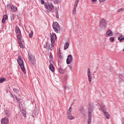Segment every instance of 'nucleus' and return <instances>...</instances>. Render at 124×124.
Masks as SVG:
<instances>
[{"label":"nucleus","instance_id":"obj_1","mask_svg":"<svg viewBox=\"0 0 124 124\" xmlns=\"http://www.w3.org/2000/svg\"><path fill=\"white\" fill-rule=\"evenodd\" d=\"M18 64H19L23 73L26 74V70L25 69V66H24V62H23L22 57L19 56L17 59Z\"/></svg>","mask_w":124,"mask_h":124},{"label":"nucleus","instance_id":"obj_2","mask_svg":"<svg viewBox=\"0 0 124 124\" xmlns=\"http://www.w3.org/2000/svg\"><path fill=\"white\" fill-rule=\"evenodd\" d=\"M93 107L92 106V105H89L88 108V124H91L92 123V117L93 110Z\"/></svg>","mask_w":124,"mask_h":124},{"label":"nucleus","instance_id":"obj_3","mask_svg":"<svg viewBox=\"0 0 124 124\" xmlns=\"http://www.w3.org/2000/svg\"><path fill=\"white\" fill-rule=\"evenodd\" d=\"M107 20L105 19L102 18L100 20V29L101 30H105L107 27Z\"/></svg>","mask_w":124,"mask_h":124},{"label":"nucleus","instance_id":"obj_4","mask_svg":"<svg viewBox=\"0 0 124 124\" xmlns=\"http://www.w3.org/2000/svg\"><path fill=\"white\" fill-rule=\"evenodd\" d=\"M53 29L55 32H59L61 31V27L58 22H53L52 24Z\"/></svg>","mask_w":124,"mask_h":124},{"label":"nucleus","instance_id":"obj_5","mask_svg":"<svg viewBox=\"0 0 124 124\" xmlns=\"http://www.w3.org/2000/svg\"><path fill=\"white\" fill-rule=\"evenodd\" d=\"M78 3H79V0H76L74 4V7L72 10V14L73 15H76L77 12V6H78Z\"/></svg>","mask_w":124,"mask_h":124},{"label":"nucleus","instance_id":"obj_6","mask_svg":"<svg viewBox=\"0 0 124 124\" xmlns=\"http://www.w3.org/2000/svg\"><path fill=\"white\" fill-rule=\"evenodd\" d=\"M54 58H53V55H50L49 56V61H50V64L49 66V68L50 69V70L52 72H54L55 71V67H54V66L53 65V60Z\"/></svg>","mask_w":124,"mask_h":124},{"label":"nucleus","instance_id":"obj_7","mask_svg":"<svg viewBox=\"0 0 124 124\" xmlns=\"http://www.w3.org/2000/svg\"><path fill=\"white\" fill-rule=\"evenodd\" d=\"M50 38L51 46L52 47H54V46H55V41L57 39V36L56 35V34L52 33L51 34Z\"/></svg>","mask_w":124,"mask_h":124},{"label":"nucleus","instance_id":"obj_8","mask_svg":"<svg viewBox=\"0 0 124 124\" xmlns=\"http://www.w3.org/2000/svg\"><path fill=\"white\" fill-rule=\"evenodd\" d=\"M16 32L17 34V39L22 38V33H21V30H20V28H19V27H16Z\"/></svg>","mask_w":124,"mask_h":124},{"label":"nucleus","instance_id":"obj_9","mask_svg":"<svg viewBox=\"0 0 124 124\" xmlns=\"http://www.w3.org/2000/svg\"><path fill=\"white\" fill-rule=\"evenodd\" d=\"M28 60L29 62H31L33 65L35 63V57H34V56L32 54L29 55Z\"/></svg>","mask_w":124,"mask_h":124},{"label":"nucleus","instance_id":"obj_10","mask_svg":"<svg viewBox=\"0 0 124 124\" xmlns=\"http://www.w3.org/2000/svg\"><path fill=\"white\" fill-rule=\"evenodd\" d=\"M7 7L8 9H11L13 12H16L17 11V8L14 6L12 4L9 3L7 5Z\"/></svg>","mask_w":124,"mask_h":124},{"label":"nucleus","instance_id":"obj_11","mask_svg":"<svg viewBox=\"0 0 124 124\" xmlns=\"http://www.w3.org/2000/svg\"><path fill=\"white\" fill-rule=\"evenodd\" d=\"M45 8L47 9L48 11H51L54 8V6H53V4L51 3H49L47 5V3H46V5L45 6Z\"/></svg>","mask_w":124,"mask_h":124},{"label":"nucleus","instance_id":"obj_12","mask_svg":"<svg viewBox=\"0 0 124 124\" xmlns=\"http://www.w3.org/2000/svg\"><path fill=\"white\" fill-rule=\"evenodd\" d=\"M72 61H73V57H72V55L71 54H70L68 56L66 59L67 64H70V63L72 62Z\"/></svg>","mask_w":124,"mask_h":124},{"label":"nucleus","instance_id":"obj_13","mask_svg":"<svg viewBox=\"0 0 124 124\" xmlns=\"http://www.w3.org/2000/svg\"><path fill=\"white\" fill-rule=\"evenodd\" d=\"M87 76L88 77L89 82H92V74H91V69H90V68H88Z\"/></svg>","mask_w":124,"mask_h":124},{"label":"nucleus","instance_id":"obj_14","mask_svg":"<svg viewBox=\"0 0 124 124\" xmlns=\"http://www.w3.org/2000/svg\"><path fill=\"white\" fill-rule=\"evenodd\" d=\"M106 35L107 37H109L110 36H113V35H114V33H113L112 31L108 30L106 33Z\"/></svg>","mask_w":124,"mask_h":124},{"label":"nucleus","instance_id":"obj_15","mask_svg":"<svg viewBox=\"0 0 124 124\" xmlns=\"http://www.w3.org/2000/svg\"><path fill=\"white\" fill-rule=\"evenodd\" d=\"M1 124H8V119L7 118L5 117L1 119Z\"/></svg>","mask_w":124,"mask_h":124},{"label":"nucleus","instance_id":"obj_16","mask_svg":"<svg viewBox=\"0 0 124 124\" xmlns=\"http://www.w3.org/2000/svg\"><path fill=\"white\" fill-rule=\"evenodd\" d=\"M17 39L19 47H20V48H24V45L22 43V38Z\"/></svg>","mask_w":124,"mask_h":124},{"label":"nucleus","instance_id":"obj_17","mask_svg":"<svg viewBox=\"0 0 124 124\" xmlns=\"http://www.w3.org/2000/svg\"><path fill=\"white\" fill-rule=\"evenodd\" d=\"M62 54L61 52V49L59 50L57 52V56L59 57L60 60H62Z\"/></svg>","mask_w":124,"mask_h":124},{"label":"nucleus","instance_id":"obj_18","mask_svg":"<svg viewBox=\"0 0 124 124\" xmlns=\"http://www.w3.org/2000/svg\"><path fill=\"white\" fill-rule=\"evenodd\" d=\"M79 113L82 114V115H83V116H85V114H86V110L85 109H84L83 108H81L79 109Z\"/></svg>","mask_w":124,"mask_h":124},{"label":"nucleus","instance_id":"obj_19","mask_svg":"<svg viewBox=\"0 0 124 124\" xmlns=\"http://www.w3.org/2000/svg\"><path fill=\"white\" fill-rule=\"evenodd\" d=\"M103 112L104 114H105V116L106 118V119H110V116L109 115V113L108 112H106L105 110H103Z\"/></svg>","mask_w":124,"mask_h":124},{"label":"nucleus","instance_id":"obj_20","mask_svg":"<svg viewBox=\"0 0 124 124\" xmlns=\"http://www.w3.org/2000/svg\"><path fill=\"white\" fill-rule=\"evenodd\" d=\"M8 18V16H7V15H4L2 19V23L4 24V23H5V20H7Z\"/></svg>","mask_w":124,"mask_h":124},{"label":"nucleus","instance_id":"obj_21","mask_svg":"<svg viewBox=\"0 0 124 124\" xmlns=\"http://www.w3.org/2000/svg\"><path fill=\"white\" fill-rule=\"evenodd\" d=\"M67 115H72V108L70 107L67 112Z\"/></svg>","mask_w":124,"mask_h":124},{"label":"nucleus","instance_id":"obj_22","mask_svg":"<svg viewBox=\"0 0 124 124\" xmlns=\"http://www.w3.org/2000/svg\"><path fill=\"white\" fill-rule=\"evenodd\" d=\"M68 47H69V43H65V45H64V49L66 50V49H68Z\"/></svg>","mask_w":124,"mask_h":124},{"label":"nucleus","instance_id":"obj_23","mask_svg":"<svg viewBox=\"0 0 124 124\" xmlns=\"http://www.w3.org/2000/svg\"><path fill=\"white\" fill-rule=\"evenodd\" d=\"M75 118L72 116V114H68V119L69 120H74Z\"/></svg>","mask_w":124,"mask_h":124},{"label":"nucleus","instance_id":"obj_24","mask_svg":"<svg viewBox=\"0 0 124 124\" xmlns=\"http://www.w3.org/2000/svg\"><path fill=\"white\" fill-rule=\"evenodd\" d=\"M118 40H119L120 42H122L123 40H124V37L122 35L118 38Z\"/></svg>","mask_w":124,"mask_h":124},{"label":"nucleus","instance_id":"obj_25","mask_svg":"<svg viewBox=\"0 0 124 124\" xmlns=\"http://www.w3.org/2000/svg\"><path fill=\"white\" fill-rule=\"evenodd\" d=\"M21 111L22 114L23 115L24 117H26V110H25L24 108L23 109L20 110Z\"/></svg>","mask_w":124,"mask_h":124},{"label":"nucleus","instance_id":"obj_26","mask_svg":"<svg viewBox=\"0 0 124 124\" xmlns=\"http://www.w3.org/2000/svg\"><path fill=\"white\" fill-rule=\"evenodd\" d=\"M4 81H6V78H0V83H3Z\"/></svg>","mask_w":124,"mask_h":124},{"label":"nucleus","instance_id":"obj_27","mask_svg":"<svg viewBox=\"0 0 124 124\" xmlns=\"http://www.w3.org/2000/svg\"><path fill=\"white\" fill-rule=\"evenodd\" d=\"M109 41H110V42H114V41H115V38L114 37H110Z\"/></svg>","mask_w":124,"mask_h":124},{"label":"nucleus","instance_id":"obj_28","mask_svg":"<svg viewBox=\"0 0 124 124\" xmlns=\"http://www.w3.org/2000/svg\"><path fill=\"white\" fill-rule=\"evenodd\" d=\"M32 35H33V32H32V31H31V32L29 33V37L30 38H31V37H32Z\"/></svg>","mask_w":124,"mask_h":124},{"label":"nucleus","instance_id":"obj_29","mask_svg":"<svg viewBox=\"0 0 124 124\" xmlns=\"http://www.w3.org/2000/svg\"><path fill=\"white\" fill-rule=\"evenodd\" d=\"M122 11H124V8H121L120 9H119L118 10H117L118 13L122 12Z\"/></svg>","mask_w":124,"mask_h":124},{"label":"nucleus","instance_id":"obj_30","mask_svg":"<svg viewBox=\"0 0 124 124\" xmlns=\"http://www.w3.org/2000/svg\"><path fill=\"white\" fill-rule=\"evenodd\" d=\"M10 115H11V114L9 112V111H7L6 112V116L7 117H10Z\"/></svg>","mask_w":124,"mask_h":124},{"label":"nucleus","instance_id":"obj_31","mask_svg":"<svg viewBox=\"0 0 124 124\" xmlns=\"http://www.w3.org/2000/svg\"><path fill=\"white\" fill-rule=\"evenodd\" d=\"M41 4L44 5L46 4V3H45V0H40Z\"/></svg>","mask_w":124,"mask_h":124},{"label":"nucleus","instance_id":"obj_32","mask_svg":"<svg viewBox=\"0 0 124 124\" xmlns=\"http://www.w3.org/2000/svg\"><path fill=\"white\" fill-rule=\"evenodd\" d=\"M13 91H14V92H15V93H19V90H18L16 88L14 89Z\"/></svg>","mask_w":124,"mask_h":124},{"label":"nucleus","instance_id":"obj_33","mask_svg":"<svg viewBox=\"0 0 124 124\" xmlns=\"http://www.w3.org/2000/svg\"><path fill=\"white\" fill-rule=\"evenodd\" d=\"M59 71L61 74H62V69L61 67L59 68Z\"/></svg>","mask_w":124,"mask_h":124},{"label":"nucleus","instance_id":"obj_34","mask_svg":"<svg viewBox=\"0 0 124 124\" xmlns=\"http://www.w3.org/2000/svg\"><path fill=\"white\" fill-rule=\"evenodd\" d=\"M67 80V75H65L64 76V81H66Z\"/></svg>","mask_w":124,"mask_h":124},{"label":"nucleus","instance_id":"obj_35","mask_svg":"<svg viewBox=\"0 0 124 124\" xmlns=\"http://www.w3.org/2000/svg\"><path fill=\"white\" fill-rule=\"evenodd\" d=\"M55 14L56 18L57 19H59V13H58V12H56Z\"/></svg>","mask_w":124,"mask_h":124},{"label":"nucleus","instance_id":"obj_36","mask_svg":"<svg viewBox=\"0 0 124 124\" xmlns=\"http://www.w3.org/2000/svg\"><path fill=\"white\" fill-rule=\"evenodd\" d=\"M105 1H106V0H99L100 2H104Z\"/></svg>","mask_w":124,"mask_h":124},{"label":"nucleus","instance_id":"obj_37","mask_svg":"<svg viewBox=\"0 0 124 124\" xmlns=\"http://www.w3.org/2000/svg\"><path fill=\"white\" fill-rule=\"evenodd\" d=\"M48 45V44H46L45 46H44V48H47L48 47V46H47Z\"/></svg>","mask_w":124,"mask_h":124},{"label":"nucleus","instance_id":"obj_38","mask_svg":"<svg viewBox=\"0 0 124 124\" xmlns=\"http://www.w3.org/2000/svg\"><path fill=\"white\" fill-rule=\"evenodd\" d=\"M16 99L17 102H19V101H20V99H17V97H16Z\"/></svg>","mask_w":124,"mask_h":124},{"label":"nucleus","instance_id":"obj_39","mask_svg":"<svg viewBox=\"0 0 124 124\" xmlns=\"http://www.w3.org/2000/svg\"><path fill=\"white\" fill-rule=\"evenodd\" d=\"M93 2H95V1H96L97 0H91Z\"/></svg>","mask_w":124,"mask_h":124},{"label":"nucleus","instance_id":"obj_40","mask_svg":"<svg viewBox=\"0 0 124 124\" xmlns=\"http://www.w3.org/2000/svg\"><path fill=\"white\" fill-rule=\"evenodd\" d=\"M48 49H50L51 51H52V49H51V48H50V46H48Z\"/></svg>","mask_w":124,"mask_h":124},{"label":"nucleus","instance_id":"obj_41","mask_svg":"<svg viewBox=\"0 0 124 124\" xmlns=\"http://www.w3.org/2000/svg\"><path fill=\"white\" fill-rule=\"evenodd\" d=\"M63 72H65V70H63Z\"/></svg>","mask_w":124,"mask_h":124},{"label":"nucleus","instance_id":"obj_42","mask_svg":"<svg viewBox=\"0 0 124 124\" xmlns=\"http://www.w3.org/2000/svg\"><path fill=\"white\" fill-rule=\"evenodd\" d=\"M123 123H124V120L123 121Z\"/></svg>","mask_w":124,"mask_h":124}]
</instances>
